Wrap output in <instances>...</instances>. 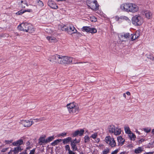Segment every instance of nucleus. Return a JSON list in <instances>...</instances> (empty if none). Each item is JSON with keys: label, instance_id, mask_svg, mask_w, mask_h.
<instances>
[{"label": "nucleus", "instance_id": "f257e3e1", "mask_svg": "<svg viewBox=\"0 0 154 154\" xmlns=\"http://www.w3.org/2000/svg\"><path fill=\"white\" fill-rule=\"evenodd\" d=\"M18 28L20 30L25 31L29 33H32L34 31L32 25L27 23L21 24L18 26Z\"/></svg>", "mask_w": 154, "mask_h": 154}, {"label": "nucleus", "instance_id": "f03ea898", "mask_svg": "<svg viewBox=\"0 0 154 154\" xmlns=\"http://www.w3.org/2000/svg\"><path fill=\"white\" fill-rule=\"evenodd\" d=\"M132 22L133 24L135 25H140L142 24L143 22V18L139 15H135L132 18Z\"/></svg>", "mask_w": 154, "mask_h": 154}, {"label": "nucleus", "instance_id": "7ed1b4c3", "mask_svg": "<svg viewBox=\"0 0 154 154\" xmlns=\"http://www.w3.org/2000/svg\"><path fill=\"white\" fill-rule=\"evenodd\" d=\"M105 141L107 144L112 147H115L116 145V143L114 139L111 137L110 136L106 137L105 138Z\"/></svg>", "mask_w": 154, "mask_h": 154}, {"label": "nucleus", "instance_id": "20e7f679", "mask_svg": "<svg viewBox=\"0 0 154 154\" xmlns=\"http://www.w3.org/2000/svg\"><path fill=\"white\" fill-rule=\"evenodd\" d=\"M96 1L91 2L90 3H89L88 1L87 2L88 6L91 9L93 10H96L98 9V5Z\"/></svg>", "mask_w": 154, "mask_h": 154}, {"label": "nucleus", "instance_id": "39448f33", "mask_svg": "<svg viewBox=\"0 0 154 154\" xmlns=\"http://www.w3.org/2000/svg\"><path fill=\"white\" fill-rule=\"evenodd\" d=\"M129 11L132 12H135L138 11L139 8L136 5L130 3L129 7Z\"/></svg>", "mask_w": 154, "mask_h": 154}, {"label": "nucleus", "instance_id": "423d86ee", "mask_svg": "<svg viewBox=\"0 0 154 154\" xmlns=\"http://www.w3.org/2000/svg\"><path fill=\"white\" fill-rule=\"evenodd\" d=\"M130 3H125L122 4L121 5V9L124 11L129 12Z\"/></svg>", "mask_w": 154, "mask_h": 154}, {"label": "nucleus", "instance_id": "0eeeda50", "mask_svg": "<svg viewBox=\"0 0 154 154\" xmlns=\"http://www.w3.org/2000/svg\"><path fill=\"white\" fill-rule=\"evenodd\" d=\"M68 33L70 35H72L75 33H77V34H79V33L77 32L75 28L72 26H69V28H68Z\"/></svg>", "mask_w": 154, "mask_h": 154}, {"label": "nucleus", "instance_id": "6e6552de", "mask_svg": "<svg viewBox=\"0 0 154 154\" xmlns=\"http://www.w3.org/2000/svg\"><path fill=\"white\" fill-rule=\"evenodd\" d=\"M59 55L56 54L54 55L49 59V60L52 63H58V60Z\"/></svg>", "mask_w": 154, "mask_h": 154}, {"label": "nucleus", "instance_id": "1a4fd4ad", "mask_svg": "<svg viewBox=\"0 0 154 154\" xmlns=\"http://www.w3.org/2000/svg\"><path fill=\"white\" fill-rule=\"evenodd\" d=\"M19 123L23 125L24 127H29L32 125L31 123L29 120H20Z\"/></svg>", "mask_w": 154, "mask_h": 154}, {"label": "nucleus", "instance_id": "9d476101", "mask_svg": "<svg viewBox=\"0 0 154 154\" xmlns=\"http://www.w3.org/2000/svg\"><path fill=\"white\" fill-rule=\"evenodd\" d=\"M45 137L46 136L45 135L41 136L39 137L38 140V143L39 145H44L47 143Z\"/></svg>", "mask_w": 154, "mask_h": 154}, {"label": "nucleus", "instance_id": "9b49d317", "mask_svg": "<svg viewBox=\"0 0 154 154\" xmlns=\"http://www.w3.org/2000/svg\"><path fill=\"white\" fill-rule=\"evenodd\" d=\"M84 132V130L83 129H81L80 130H78L75 131L72 134L73 137H76L78 135L79 136H82Z\"/></svg>", "mask_w": 154, "mask_h": 154}, {"label": "nucleus", "instance_id": "f8f14e48", "mask_svg": "<svg viewBox=\"0 0 154 154\" xmlns=\"http://www.w3.org/2000/svg\"><path fill=\"white\" fill-rule=\"evenodd\" d=\"M73 59L72 57L67 56H65L64 64H69L72 62Z\"/></svg>", "mask_w": 154, "mask_h": 154}, {"label": "nucleus", "instance_id": "ddd939ff", "mask_svg": "<svg viewBox=\"0 0 154 154\" xmlns=\"http://www.w3.org/2000/svg\"><path fill=\"white\" fill-rule=\"evenodd\" d=\"M48 5L52 8L56 9L58 8V6L52 0H48Z\"/></svg>", "mask_w": 154, "mask_h": 154}, {"label": "nucleus", "instance_id": "4468645a", "mask_svg": "<svg viewBox=\"0 0 154 154\" xmlns=\"http://www.w3.org/2000/svg\"><path fill=\"white\" fill-rule=\"evenodd\" d=\"M79 111V106L77 104L74 107H73L72 109L69 110V112L70 113L77 114Z\"/></svg>", "mask_w": 154, "mask_h": 154}, {"label": "nucleus", "instance_id": "2eb2a0df", "mask_svg": "<svg viewBox=\"0 0 154 154\" xmlns=\"http://www.w3.org/2000/svg\"><path fill=\"white\" fill-rule=\"evenodd\" d=\"M143 15H145L146 17L148 19H150L152 18V14L149 11H144L142 12Z\"/></svg>", "mask_w": 154, "mask_h": 154}, {"label": "nucleus", "instance_id": "dca6fc26", "mask_svg": "<svg viewBox=\"0 0 154 154\" xmlns=\"http://www.w3.org/2000/svg\"><path fill=\"white\" fill-rule=\"evenodd\" d=\"M130 36V34L129 33H127L124 34L123 35H122L119 36V38H120V39L121 41H124V38L127 39Z\"/></svg>", "mask_w": 154, "mask_h": 154}, {"label": "nucleus", "instance_id": "f3484780", "mask_svg": "<svg viewBox=\"0 0 154 154\" xmlns=\"http://www.w3.org/2000/svg\"><path fill=\"white\" fill-rule=\"evenodd\" d=\"M64 57L62 55H59L58 63L59 64H64Z\"/></svg>", "mask_w": 154, "mask_h": 154}, {"label": "nucleus", "instance_id": "a211bd4d", "mask_svg": "<svg viewBox=\"0 0 154 154\" xmlns=\"http://www.w3.org/2000/svg\"><path fill=\"white\" fill-rule=\"evenodd\" d=\"M23 143V141L22 140L20 139L16 141L13 143L12 144L14 146H20V145L22 144Z\"/></svg>", "mask_w": 154, "mask_h": 154}, {"label": "nucleus", "instance_id": "6ab92c4d", "mask_svg": "<svg viewBox=\"0 0 154 154\" xmlns=\"http://www.w3.org/2000/svg\"><path fill=\"white\" fill-rule=\"evenodd\" d=\"M77 143H76L75 142H72L71 143V146L73 151L78 150V148L76 146Z\"/></svg>", "mask_w": 154, "mask_h": 154}, {"label": "nucleus", "instance_id": "aec40b11", "mask_svg": "<svg viewBox=\"0 0 154 154\" xmlns=\"http://www.w3.org/2000/svg\"><path fill=\"white\" fill-rule=\"evenodd\" d=\"M20 4L21 5L22 8H25L26 6H28V5L26 0H21Z\"/></svg>", "mask_w": 154, "mask_h": 154}, {"label": "nucleus", "instance_id": "412c9836", "mask_svg": "<svg viewBox=\"0 0 154 154\" xmlns=\"http://www.w3.org/2000/svg\"><path fill=\"white\" fill-rule=\"evenodd\" d=\"M117 140L119 143L121 145L124 144L125 141V140L121 136H119L117 137Z\"/></svg>", "mask_w": 154, "mask_h": 154}, {"label": "nucleus", "instance_id": "4be33fe9", "mask_svg": "<svg viewBox=\"0 0 154 154\" xmlns=\"http://www.w3.org/2000/svg\"><path fill=\"white\" fill-rule=\"evenodd\" d=\"M115 130V127L114 125H111L109 127L108 131L110 133L114 134Z\"/></svg>", "mask_w": 154, "mask_h": 154}, {"label": "nucleus", "instance_id": "5701e85b", "mask_svg": "<svg viewBox=\"0 0 154 154\" xmlns=\"http://www.w3.org/2000/svg\"><path fill=\"white\" fill-rule=\"evenodd\" d=\"M47 39L48 40L51 42H57V40L56 38L51 36H47L46 37Z\"/></svg>", "mask_w": 154, "mask_h": 154}, {"label": "nucleus", "instance_id": "b1692460", "mask_svg": "<svg viewBox=\"0 0 154 154\" xmlns=\"http://www.w3.org/2000/svg\"><path fill=\"white\" fill-rule=\"evenodd\" d=\"M76 105H77L76 104L74 103L67 104V107L69 111V110L70 109H72L73 107H74V106Z\"/></svg>", "mask_w": 154, "mask_h": 154}, {"label": "nucleus", "instance_id": "393cba45", "mask_svg": "<svg viewBox=\"0 0 154 154\" xmlns=\"http://www.w3.org/2000/svg\"><path fill=\"white\" fill-rule=\"evenodd\" d=\"M65 149L66 150H67L68 151V153L69 154H75V152L70 150L69 146V145H67L65 146Z\"/></svg>", "mask_w": 154, "mask_h": 154}, {"label": "nucleus", "instance_id": "a878e982", "mask_svg": "<svg viewBox=\"0 0 154 154\" xmlns=\"http://www.w3.org/2000/svg\"><path fill=\"white\" fill-rule=\"evenodd\" d=\"M143 151V148L141 147H139L136 149L134 150V152L136 154L140 153Z\"/></svg>", "mask_w": 154, "mask_h": 154}, {"label": "nucleus", "instance_id": "bb28decb", "mask_svg": "<svg viewBox=\"0 0 154 154\" xmlns=\"http://www.w3.org/2000/svg\"><path fill=\"white\" fill-rule=\"evenodd\" d=\"M22 149L20 146H18L14 148V150H13L15 154L18 153L19 152L21 151Z\"/></svg>", "mask_w": 154, "mask_h": 154}, {"label": "nucleus", "instance_id": "cd10ccee", "mask_svg": "<svg viewBox=\"0 0 154 154\" xmlns=\"http://www.w3.org/2000/svg\"><path fill=\"white\" fill-rule=\"evenodd\" d=\"M72 138L71 137H68L67 138L63 139V143L64 144L68 143L69 142H71Z\"/></svg>", "mask_w": 154, "mask_h": 154}, {"label": "nucleus", "instance_id": "c85d7f7f", "mask_svg": "<svg viewBox=\"0 0 154 154\" xmlns=\"http://www.w3.org/2000/svg\"><path fill=\"white\" fill-rule=\"evenodd\" d=\"M128 136L131 140H134L136 138L135 135L132 132L128 134Z\"/></svg>", "mask_w": 154, "mask_h": 154}, {"label": "nucleus", "instance_id": "c756f323", "mask_svg": "<svg viewBox=\"0 0 154 154\" xmlns=\"http://www.w3.org/2000/svg\"><path fill=\"white\" fill-rule=\"evenodd\" d=\"M62 141L61 139H57L55 140L54 142L52 143V145L53 146H55V145L58 144L60 142Z\"/></svg>", "mask_w": 154, "mask_h": 154}, {"label": "nucleus", "instance_id": "7c9ffc66", "mask_svg": "<svg viewBox=\"0 0 154 154\" xmlns=\"http://www.w3.org/2000/svg\"><path fill=\"white\" fill-rule=\"evenodd\" d=\"M121 129L119 128H116V130L114 131V134L115 135H119L121 133Z\"/></svg>", "mask_w": 154, "mask_h": 154}, {"label": "nucleus", "instance_id": "2f4dec72", "mask_svg": "<svg viewBox=\"0 0 154 154\" xmlns=\"http://www.w3.org/2000/svg\"><path fill=\"white\" fill-rule=\"evenodd\" d=\"M124 130L125 132L127 134H129L131 132V131L129 127L128 126H125L124 127Z\"/></svg>", "mask_w": 154, "mask_h": 154}, {"label": "nucleus", "instance_id": "473e14b6", "mask_svg": "<svg viewBox=\"0 0 154 154\" xmlns=\"http://www.w3.org/2000/svg\"><path fill=\"white\" fill-rule=\"evenodd\" d=\"M90 28L89 27L84 26L82 28V31L84 32H89L90 30Z\"/></svg>", "mask_w": 154, "mask_h": 154}, {"label": "nucleus", "instance_id": "72a5a7b5", "mask_svg": "<svg viewBox=\"0 0 154 154\" xmlns=\"http://www.w3.org/2000/svg\"><path fill=\"white\" fill-rule=\"evenodd\" d=\"M129 20L128 18L125 16H121L120 17V21H122V20H125L127 21Z\"/></svg>", "mask_w": 154, "mask_h": 154}, {"label": "nucleus", "instance_id": "f704fd0d", "mask_svg": "<svg viewBox=\"0 0 154 154\" xmlns=\"http://www.w3.org/2000/svg\"><path fill=\"white\" fill-rule=\"evenodd\" d=\"M145 56L148 59H150L152 60H154V57H153L150 54H146L145 55Z\"/></svg>", "mask_w": 154, "mask_h": 154}, {"label": "nucleus", "instance_id": "c9c22d12", "mask_svg": "<svg viewBox=\"0 0 154 154\" xmlns=\"http://www.w3.org/2000/svg\"><path fill=\"white\" fill-rule=\"evenodd\" d=\"M131 35H132L131 38L132 41H133L136 38H137L139 36L138 35H137L136 34L134 35L131 34Z\"/></svg>", "mask_w": 154, "mask_h": 154}, {"label": "nucleus", "instance_id": "e433bc0d", "mask_svg": "<svg viewBox=\"0 0 154 154\" xmlns=\"http://www.w3.org/2000/svg\"><path fill=\"white\" fill-rule=\"evenodd\" d=\"M54 139V136L49 137L46 139L47 143H49Z\"/></svg>", "mask_w": 154, "mask_h": 154}, {"label": "nucleus", "instance_id": "4c0bfd02", "mask_svg": "<svg viewBox=\"0 0 154 154\" xmlns=\"http://www.w3.org/2000/svg\"><path fill=\"white\" fill-rule=\"evenodd\" d=\"M109 152V149L108 148L105 149L103 151V154H107Z\"/></svg>", "mask_w": 154, "mask_h": 154}, {"label": "nucleus", "instance_id": "58836bf2", "mask_svg": "<svg viewBox=\"0 0 154 154\" xmlns=\"http://www.w3.org/2000/svg\"><path fill=\"white\" fill-rule=\"evenodd\" d=\"M97 32V29L94 28H90V30L89 31V32H90L91 33H96Z\"/></svg>", "mask_w": 154, "mask_h": 154}, {"label": "nucleus", "instance_id": "ea45409f", "mask_svg": "<svg viewBox=\"0 0 154 154\" xmlns=\"http://www.w3.org/2000/svg\"><path fill=\"white\" fill-rule=\"evenodd\" d=\"M84 141L85 143H87L90 141V137L87 135L85 136L84 137Z\"/></svg>", "mask_w": 154, "mask_h": 154}, {"label": "nucleus", "instance_id": "a19ab883", "mask_svg": "<svg viewBox=\"0 0 154 154\" xmlns=\"http://www.w3.org/2000/svg\"><path fill=\"white\" fill-rule=\"evenodd\" d=\"M68 28H69L68 27L64 26L62 27L61 29L62 31H66L68 32Z\"/></svg>", "mask_w": 154, "mask_h": 154}, {"label": "nucleus", "instance_id": "79ce46f5", "mask_svg": "<svg viewBox=\"0 0 154 154\" xmlns=\"http://www.w3.org/2000/svg\"><path fill=\"white\" fill-rule=\"evenodd\" d=\"M151 129L150 128H143V130L145 132H146L147 133H149L151 131Z\"/></svg>", "mask_w": 154, "mask_h": 154}, {"label": "nucleus", "instance_id": "37998d69", "mask_svg": "<svg viewBox=\"0 0 154 154\" xmlns=\"http://www.w3.org/2000/svg\"><path fill=\"white\" fill-rule=\"evenodd\" d=\"M38 4L40 7H42L44 6L43 3L40 0H38Z\"/></svg>", "mask_w": 154, "mask_h": 154}, {"label": "nucleus", "instance_id": "c03bdc74", "mask_svg": "<svg viewBox=\"0 0 154 154\" xmlns=\"http://www.w3.org/2000/svg\"><path fill=\"white\" fill-rule=\"evenodd\" d=\"M97 133H94V134L91 135L90 137L92 138L95 139L97 138Z\"/></svg>", "mask_w": 154, "mask_h": 154}, {"label": "nucleus", "instance_id": "a18cd8bd", "mask_svg": "<svg viewBox=\"0 0 154 154\" xmlns=\"http://www.w3.org/2000/svg\"><path fill=\"white\" fill-rule=\"evenodd\" d=\"M24 13V10H20L16 13V14L18 15H20Z\"/></svg>", "mask_w": 154, "mask_h": 154}, {"label": "nucleus", "instance_id": "49530a36", "mask_svg": "<svg viewBox=\"0 0 154 154\" xmlns=\"http://www.w3.org/2000/svg\"><path fill=\"white\" fill-rule=\"evenodd\" d=\"M90 19L91 21L93 22H95L97 20V19L94 17H91Z\"/></svg>", "mask_w": 154, "mask_h": 154}, {"label": "nucleus", "instance_id": "de8ad7c7", "mask_svg": "<svg viewBox=\"0 0 154 154\" xmlns=\"http://www.w3.org/2000/svg\"><path fill=\"white\" fill-rule=\"evenodd\" d=\"M66 133L65 132H63L60 134L59 135V137H64V136H65L66 135Z\"/></svg>", "mask_w": 154, "mask_h": 154}, {"label": "nucleus", "instance_id": "09e8293b", "mask_svg": "<svg viewBox=\"0 0 154 154\" xmlns=\"http://www.w3.org/2000/svg\"><path fill=\"white\" fill-rule=\"evenodd\" d=\"M45 119L44 117L41 118L39 119H34V120H37L36 122H38L40 121H42L43 120H44Z\"/></svg>", "mask_w": 154, "mask_h": 154}, {"label": "nucleus", "instance_id": "8fccbe9b", "mask_svg": "<svg viewBox=\"0 0 154 154\" xmlns=\"http://www.w3.org/2000/svg\"><path fill=\"white\" fill-rule=\"evenodd\" d=\"M8 147L3 148L1 150V152H4L7 151L8 149Z\"/></svg>", "mask_w": 154, "mask_h": 154}, {"label": "nucleus", "instance_id": "3c124183", "mask_svg": "<svg viewBox=\"0 0 154 154\" xmlns=\"http://www.w3.org/2000/svg\"><path fill=\"white\" fill-rule=\"evenodd\" d=\"M72 142H75L76 143H79L80 142V140H76V139H75L73 140H71V143Z\"/></svg>", "mask_w": 154, "mask_h": 154}, {"label": "nucleus", "instance_id": "603ef678", "mask_svg": "<svg viewBox=\"0 0 154 154\" xmlns=\"http://www.w3.org/2000/svg\"><path fill=\"white\" fill-rule=\"evenodd\" d=\"M119 151V150L118 149H117L114 151L112 152L111 154H116Z\"/></svg>", "mask_w": 154, "mask_h": 154}, {"label": "nucleus", "instance_id": "864d4df0", "mask_svg": "<svg viewBox=\"0 0 154 154\" xmlns=\"http://www.w3.org/2000/svg\"><path fill=\"white\" fill-rule=\"evenodd\" d=\"M5 141L6 143L9 144H10L12 142V140H5Z\"/></svg>", "mask_w": 154, "mask_h": 154}, {"label": "nucleus", "instance_id": "5fc2aeb1", "mask_svg": "<svg viewBox=\"0 0 154 154\" xmlns=\"http://www.w3.org/2000/svg\"><path fill=\"white\" fill-rule=\"evenodd\" d=\"M24 12H31L32 11V9H28L26 10H24Z\"/></svg>", "mask_w": 154, "mask_h": 154}, {"label": "nucleus", "instance_id": "6e6d98bb", "mask_svg": "<svg viewBox=\"0 0 154 154\" xmlns=\"http://www.w3.org/2000/svg\"><path fill=\"white\" fill-rule=\"evenodd\" d=\"M35 151V149H33L32 150H31L30 151L29 154H34Z\"/></svg>", "mask_w": 154, "mask_h": 154}, {"label": "nucleus", "instance_id": "4d7b16f0", "mask_svg": "<svg viewBox=\"0 0 154 154\" xmlns=\"http://www.w3.org/2000/svg\"><path fill=\"white\" fill-rule=\"evenodd\" d=\"M115 19L117 21H119L120 20V17H119L118 16H116L115 17Z\"/></svg>", "mask_w": 154, "mask_h": 154}, {"label": "nucleus", "instance_id": "13d9d810", "mask_svg": "<svg viewBox=\"0 0 154 154\" xmlns=\"http://www.w3.org/2000/svg\"><path fill=\"white\" fill-rule=\"evenodd\" d=\"M144 141V140L143 139H141V140H140L139 141V143H141L142 142H143Z\"/></svg>", "mask_w": 154, "mask_h": 154}, {"label": "nucleus", "instance_id": "bf43d9fd", "mask_svg": "<svg viewBox=\"0 0 154 154\" xmlns=\"http://www.w3.org/2000/svg\"><path fill=\"white\" fill-rule=\"evenodd\" d=\"M126 94L128 95L129 96L131 95V93L129 91H127L126 93Z\"/></svg>", "mask_w": 154, "mask_h": 154}, {"label": "nucleus", "instance_id": "052dcab7", "mask_svg": "<svg viewBox=\"0 0 154 154\" xmlns=\"http://www.w3.org/2000/svg\"><path fill=\"white\" fill-rule=\"evenodd\" d=\"M20 154H27L26 152H22Z\"/></svg>", "mask_w": 154, "mask_h": 154}, {"label": "nucleus", "instance_id": "680f3d73", "mask_svg": "<svg viewBox=\"0 0 154 154\" xmlns=\"http://www.w3.org/2000/svg\"><path fill=\"white\" fill-rule=\"evenodd\" d=\"M100 139L99 138H97L96 140V142L97 143H98L100 141Z\"/></svg>", "mask_w": 154, "mask_h": 154}, {"label": "nucleus", "instance_id": "e2e57ef3", "mask_svg": "<svg viewBox=\"0 0 154 154\" xmlns=\"http://www.w3.org/2000/svg\"><path fill=\"white\" fill-rule=\"evenodd\" d=\"M126 93H124L123 94V96L125 98H126Z\"/></svg>", "mask_w": 154, "mask_h": 154}, {"label": "nucleus", "instance_id": "0e129e2a", "mask_svg": "<svg viewBox=\"0 0 154 154\" xmlns=\"http://www.w3.org/2000/svg\"><path fill=\"white\" fill-rule=\"evenodd\" d=\"M12 151H13L11 150H10V151L9 152H8V154H11L12 152Z\"/></svg>", "mask_w": 154, "mask_h": 154}, {"label": "nucleus", "instance_id": "69168bd1", "mask_svg": "<svg viewBox=\"0 0 154 154\" xmlns=\"http://www.w3.org/2000/svg\"><path fill=\"white\" fill-rule=\"evenodd\" d=\"M152 134H154V128L152 130Z\"/></svg>", "mask_w": 154, "mask_h": 154}, {"label": "nucleus", "instance_id": "338daca9", "mask_svg": "<svg viewBox=\"0 0 154 154\" xmlns=\"http://www.w3.org/2000/svg\"><path fill=\"white\" fill-rule=\"evenodd\" d=\"M56 0L57 1H65L66 0Z\"/></svg>", "mask_w": 154, "mask_h": 154}, {"label": "nucleus", "instance_id": "774afa93", "mask_svg": "<svg viewBox=\"0 0 154 154\" xmlns=\"http://www.w3.org/2000/svg\"><path fill=\"white\" fill-rule=\"evenodd\" d=\"M30 122L31 123L32 125L34 123L32 121H30Z\"/></svg>", "mask_w": 154, "mask_h": 154}]
</instances>
